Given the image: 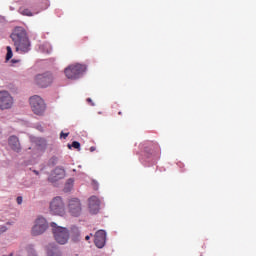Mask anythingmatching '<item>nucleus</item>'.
Returning <instances> with one entry per match:
<instances>
[{
    "label": "nucleus",
    "instance_id": "11",
    "mask_svg": "<svg viewBox=\"0 0 256 256\" xmlns=\"http://www.w3.org/2000/svg\"><path fill=\"white\" fill-rule=\"evenodd\" d=\"M65 176H66L65 170L61 167H57L51 172L48 180L51 183H56L57 181L63 179Z\"/></svg>",
    "mask_w": 256,
    "mask_h": 256
},
{
    "label": "nucleus",
    "instance_id": "14",
    "mask_svg": "<svg viewBox=\"0 0 256 256\" xmlns=\"http://www.w3.org/2000/svg\"><path fill=\"white\" fill-rule=\"evenodd\" d=\"M48 256H62L60 250L54 245H49L48 248Z\"/></svg>",
    "mask_w": 256,
    "mask_h": 256
},
{
    "label": "nucleus",
    "instance_id": "13",
    "mask_svg": "<svg viewBox=\"0 0 256 256\" xmlns=\"http://www.w3.org/2000/svg\"><path fill=\"white\" fill-rule=\"evenodd\" d=\"M12 150L19 152L21 150L19 139L16 136H11L8 140Z\"/></svg>",
    "mask_w": 256,
    "mask_h": 256
},
{
    "label": "nucleus",
    "instance_id": "3",
    "mask_svg": "<svg viewBox=\"0 0 256 256\" xmlns=\"http://www.w3.org/2000/svg\"><path fill=\"white\" fill-rule=\"evenodd\" d=\"M87 67L84 64H71L65 69V75L70 80L79 79L86 71Z\"/></svg>",
    "mask_w": 256,
    "mask_h": 256
},
{
    "label": "nucleus",
    "instance_id": "1",
    "mask_svg": "<svg viewBox=\"0 0 256 256\" xmlns=\"http://www.w3.org/2000/svg\"><path fill=\"white\" fill-rule=\"evenodd\" d=\"M17 51L27 53L30 50V42L23 27H16L11 34Z\"/></svg>",
    "mask_w": 256,
    "mask_h": 256
},
{
    "label": "nucleus",
    "instance_id": "19",
    "mask_svg": "<svg viewBox=\"0 0 256 256\" xmlns=\"http://www.w3.org/2000/svg\"><path fill=\"white\" fill-rule=\"evenodd\" d=\"M41 144H39L40 146L42 145L43 147L46 146V141L44 139H39L38 140Z\"/></svg>",
    "mask_w": 256,
    "mask_h": 256
},
{
    "label": "nucleus",
    "instance_id": "6",
    "mask_svg": "<svg viewBox=\"0 0 256 256\" xmlns=\"http://www.w3.org/2000/svg\"><path fill=\"white\" fill-rule=\"evenodd\" d=\"M14 105L13 97L7 92V90H0V110H10Z\"/></svg>",
    "mask_w": 256,
    "mask_h": 256
},
{
    "label": "nucleus",
    "instance_id": "7",
    "mask_svg": "<svg viewBox=\"0 0 256 256\" xmlns=\"http://www.w3.org/2000/svg\"><path fill=\"white\" fill-rule=\"evenodd\" d=\"M48 229V223L45 218L39 217L35 221V225L32 228L31 234L34 237L43 235Z\"/></svg>",
    "mask_w": 256,
    "mask_h": 256
},
{
    "label": "nucleus",
    "instance_id": "23",
    "mask_svg": "<svg viewBox=\"0 0 256 256\" xmlns=\"http://www.w3.org/2000/svg\"><path fill=\"white\" fill-rule=\"evenodd\" d=\"M22 201H23V198L21 196L17 197L18 205H21Z\"/></svg>",
    "mask_w": 256,
    "mask_h": 256
},
{
    "label": "nucleus",
    "instance_id": "21",
    "mask_svg": "<svg viewBox=\"0 0 256 256\" xmlns=\"http://www.w3.org/2000/svg\"><path fill=\"white\" fill-rule=\"evenodd\" d=\"M7 231L6 226H1L0 227V233H5Z\"/></svg>",
    "mask_w": 256,
    "mask_h": 256
},
{
    "label": "nucleus",
    "instance_id": "18",
    "mask_svg": "<svg viewBox=\"0 0 256 256\" xmlns=\"http://www.w3.org/2000/svg\"><path fill=\"white\" fill-rule=\"evenodd\" d=\"M72 147H74L75 149L80 150L81 144L79 142H77V141H74L72 143Z\"/></svg>",
    "mask_w": 256,
    "mask_h": 256
},
{
    "label": "nucleus",
    "instance_id": "29",
    "mask_svg": "<svg viewBox=\"0 0 256 256\" xmlns=\"http://www.w3.org/2000/svg\"><path fill=\"white\" fill-rule=\"evenodd\" d=\"M36 174H38V172L37 171H34Z\"/></svg>",
    "mask_w": 256,
    "mask_h": 256
},
{
    "label": "nucleus",
    "instance_id": "17",
    "mask_svg": "<svg viewBox=\"0 0 256 256\" xmlns=\"http://www.w3.org/2000/svg\"><path fill=\"white\" fill-rule=\"evenodd\" d=\"M6 50H7L6 60L9 61L13 57L12 48L10 46H7Z\"/></svg>",
    "mask_w": 256,
    "mask_h": 256
},
{
    "label": "nucleus",
    "instance_id": "10",
    "mask_svg": "<svg viewBox=\"0 0 256 256\" xmlns=\"http://www.w3.org/2000/svg\"><path fill=\"white\" fill-rule=\"evenodd\" d=\"M107 234L104 230H98L96 234H94V245L98 249H103L106 244Z\"/></svg>",
    "mask_w": 256,
    "mask_h": 256
},
{
    "label": "nucleus",
    "instance_id": "12",
    "mask_svg": "<svg viewBox=\"0 0 256 256\" xmlns=\"http://www.w3.org/2000/svg\"><path fill=\"white\" fill-rule=\"evenodd\" d=\"M88 209L92 215H97L100 209V200L96 196H92L88 199Z\"/></svg>",
    "mask_w": 256,
    "mask_h": 256
},
{
    "label": "nucleus",
    "instance_id": "30",
    "mask_svg": "<svg viewBox=\"0 0 256 256\" xmlns=\"http://www.w3.org/2000/svg\"><path fill=\"white\" fill-rule=\"evenodd\" d=\"M68 147H69V148H71V146H70V145H68Z\"/></svg>",
    "mask_w": 256,
    "mask_h": 256
},
{
    "label": "nucleus",
    "instance_id": "20",
    "mask_svg": "<svg viewBox=\"0 0 256 256\" xmlns=\"http://www.w3.org/2000/svg\"><path fill=\"white\" fill-rule=\"evenodd\" d=\"M69 136V133H61L60 137L66 139Z\"/></svg>",
    "mask_w": 256,
    "mask_h": 256
},
{
    "label": "nucleus",
    "instance_id": "8",
    "mask_svg": "<svg viewBox=\"0 0 256 256\" xmlns=\"http://www.w3.org/2000/svg\"><path fill=\"white\" fill-rule=\"evenodd\" d=\"M54 81V76L51 72H44V74H37L35 76V83L41 88L50 86Z\"/></svg>",
    "mask_w": 256,
    "mask_h": 256
},
{
    "label": "nucleus",
    "instance_id": "16",
    "mask_svg": "<svg viewBox=\"0 0 256 256\" xmlns=\"http://www.w3.org/2000/svg\"><path fill=\"white\" fill-rule=\"evenodd\" d=\"M72 240H73V242H75V243L80 240V233H79L78 228H74V229H73Z\"/></svg>",
    "mask_w": 256,
    "mask_h": 256
},
{
    "label": "nucleus",
    "instance_id": "26",
    "mask_svg": "<svg viewBox=\"0 0 256 256\" xmlns=\"http://www.w3.org/2000/svg\"><path fill=\"white\" fill-rule=\"evenodd\" d=\"M72 183H73V181L70 179V180L68 181V184H69V185H72Z\"/></svg>",
    "mask_w": 256,
    "mask_h": 256
},
{
    "label": "nucleus",
    "instance_id": "31",
    "mask_svg": "<svg viewBox=\"0 0 256 256\" xmlns=\"http://www.w3.org/2000/svg\"><path fill=\"white\" fill-rule=\"evenodd\" d=\"M10 256H13V254L11 253Z\"/></svg>",
    "mask_w": 256,
    "mask_h": 256
},
{
    "label": "nucleus",
    "instance_id": "5",
    "mask_svg": "<svg viewBox=\"0 0 256 256\" xmlns=\"http://www.w3.org/2000/svg\"><path fill=\"white\" fill-rule=\"evenodd\" d=\"M50 211L53 215H65V203L61 197L57 196L51 201Z\"/></svg>",
    "mask_w": 256,
    "mask_h": 256
},
{
    "label": "nucleus",
    "instance_id": "15",
    "mask_svg": "<svg viewBox=\"0 0 256 256\" xmlns=\"http://www.w3.org/2000/svg\"><path fill=\"white\" fill-rule=\"evenodd\" d=\"M19 12L23 16H27V17H32L33 16V13L28 8L21 7L19 9Z\"/></svg>",
    "mask_w": 256,
    "mask_h": 256
},
{
    "label": "nucleus",
    "instance_id": "2",
    "mask_svg": "<svg viewBox=\"0 0 256 256\" xmlns=\"http://www.w3.org/2000/svg\"><path fill=\"white\" fill-rule=\"evenodd\" d=\"M51 227L55 241L59 245L67 244L68 240L70 239V233L68 229L62 226H58L55 222L51 223Z\"/></svg>",
    "mask_w": 256,
    "mask_h": 256
},
{
    "label": "nucleus",
    "instance_id": "24",
    "mask_svg": "<svg viewBox=\"0 0 256 256\" xmlns=\"http://www.w3.org/2000/svg\"><path fill=\"white\" fill-rule=\"evenodd\" d=\"M87 102L90 104V106H95V104L93 103L92 99L88 98Z\"/></svg>",
    "mask_w": 256,
    "mask_h": 256
},
{
    "label": "nucleus",
    "instance_id": "25",
    "mask_svg": "<svg viewBox=\"0 0 256 256\" xmlns=\"http://www.w3.org/2000/svg\"><path fill=\"white\" fill-rule=\"evenodd\" d=\"M96 150L95 147H90V152H94Z\"/></svg>",
    "mask_w": 256,
    "mask_h": 256
},
{
    "label": "nucleus",
    "instance_id": "27",
    "mask_svg": "<svg viewBox=\"0 0 256 256\" xmlns=\"http://www.w3.org/2000/svg\"><path fill=\"white\" fill-rule=\"evenodd\" d=\"M90 240V236H86V241H89Z\"/></svg>",
    "mask_w": 256,
    "mask_h": 256
},
{
    "label": "nucleus",
    "instance_id": "4",
    "mask_svg": "<svg viewBox=\"0 0 256 256\" xmlns=\"http://www.w3.org/2000/svg\"><path fill=\"white\" fill-rule=\"evenodd\" d=\"M30 105L34 114L38 116H42L46 110V104L44 103L43 99L40 98L39 96L31 97Z\"/></svg>",
    "mask_w": 256,
    "mask_h": 256
},
{
    "label": "nucleus",
    "instance_id": "9",
    "mask_svg": "<svg viewBox=\"0 0 256 256\" xmlns=\"http://www.w3.org/2000/svg\"><path fill=\"white\" fill-rule=\"evenodd\" d=\"M69 213L73 215V217H79L82 213V205L79 199L72 198L68 204Z\"/></svg>",
    "mask_w": 256,
    "mask_h": 256
},
{
    "label": "nucleus",
    "instance_id": "28",
    "mask_svg": "<svg viewBox=\"0 0 256 256\" xmlns=\"http://www.w3.org/2000/svg\"><path fill=\"white\" fill-rule=\"evenodd\" d=\"M118 115H122V112H118Z\"/></svg>",
    "mask_w": 256,
    "mask_h": 256
},
{
    "label": "nucleus",
    "instance_id": "22",
    "mask_svg": "<svg viewBox=\"0 0 256 256\" xmlns=\"http://www.w3.org/2000/svg\"><path fill=\"white\" fill-rule=\"evenodd\" d=\"M92 185L94 186V189H98L99 185L96 181H92Z\"/></svg>",
    "mask_w": 256,
    "mask_h": 256
}]
</instances>
